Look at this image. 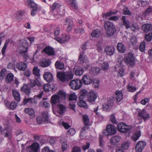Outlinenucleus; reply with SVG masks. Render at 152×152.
<instances>
[{"instance_id": "f257e3e1", "label": "nucleus", "mask_w": 152, "mask_h": 152, "mask_svg": "<svg viewBox=\"0 0 152 152\" xmlns=\"http://www.w3.org/2000/svg\"><path fill=\"white\" fill-rule=\"evenodd\" d=\"M66 98V93L62 91H60L58 95L54 94L51 97L50 101L52 106L61 102L63 100H64Z\"/></svg>"}, {"instance_id": "f03ea898", "label": "nucleus", "mask_w": 152, "mask_h": 152, "mask_svg": "<svg viewBox=\"0 0 152 152\" xmlns=\"http://www.w3.org/2000/svg\"><path fill=\"white\" fill-rule=\"evenodd\" d=\"M57 77L62 82H67L73 78V74L71 71L65 72H59L57 73Z\"/></svg>"}, {"instance_id": "7ed1b4c3", "label": "nucleus", "mask_w": 152, "mask_h": 152, "mask_svg": "<svg viewBox=\"0 0 152 152\" xmlns=\"http://www.w3.org/2000/svg\"><path fill=\"white\" fill-rule=\"evenodd\" d=\"M104 26L109 37L113 35L116 31L115 27L113 26V23L107 21L105 22L104 24Z\"/></svg>"}, {"instance_id": "20e7f679", "label": "nucleus", "mask_w": 152, "mask_h": 152, "mask_svg": "<svg viewBox=\"0 0 152 152\" xmlns=\"http://www.w3.org/2000/svg\"><path fill=\"white\" fill-rule=\"evenodd\" d=\"M28 47V42L25 39L20 40L19 46V49L20 50V53L23 55L24 57L26 56Z\"/></svg>"}, {"instance_id": "39448f33", "label": "nucleus", "mask_w": 152, "mask_h": 152, "mask_svg": "<svg viewBox=\"0 0 152 152\" xmlns=\"http://www.w3.org/2000/svg\"><path fill=\"white\" fill-rule=\"evenodd\" d=\"M116 127L114 125L109 124L107 126L106 129L103 130V134L106 136L114 134L116 132Z\"/></svg>"}, {"instance_id": "423d86ee", "label": "nucleus", "mask_w": 152, "mask_h": 152, "mask_svg": "<svg viewBox=\"0 0 152 152\" xmlns=\"http://www.w3.org/2000/svg\"><path fill=\"white\" fill-rule=\"evenodd\" d=\"M118 130L121 132L126 133L129 134L132 126L129 125H127L124 123H121L118 124L117 126Z\"/></svg>"}, {"instance_id": "0eeeda50", "label": "nucleus", "mask_w": 152, "mask_h": 152, "mask_svg": "<svg viewBox=\"0 0 152 152\" xmlns=\"http://www.w3.org/2000/svg\"><path fill=\"white\" fill-rule=\"evenodd\" d=\"M82 85V81L78 80H73L71 81L69 86L73 90H77L80 88Z\"/></svg>"}, {"instance_id": "6e6552de", "label": "nucleus", "mask_w": 152, "mask_h": 152, "mask_svg": "<svg viewBox=\"0 0 152 152\" xmlns=\"http://www.w3.org/2000/svg\"><path fill=\"white\" fill-rule=\"evenodd\" d=\"M125 63L129 64L130 66H133L134 65V58L133 54L131 53H129L124 58Z\"/></svg>"}, {"instance_id": "1a4fd4ad", "label": "nucleus", "mask_w": 152, "mask_h": 152, "mask_svg": "<svg viewBox=\"0 0 152 152\" xmlns=\"http://www.w3.org/2000/svg\"><path fill=\"white\" fill-rule=\"evenodd\" d=\"M37 122L39 124L42 121L44 122H49V121L48 117V113L47 111L43 112L42 113V118L37 117Z\"/></svg>"}, {"instance_id": "9d476101", "label": "nucleus", "mask_w": 152, "mask_h": 152, "mask_svg": "<svg viewBox=\"0 0 152 152\" xmlns=\"http://www.w3.org/2000/svg\"><path fill=\"white\" fill-rule=\"evenodd\" d=\"M28 4L32 8L31 12L32 16H34L38 10L37 6L32 0H28Z\"/></svg>"}, {"instance_id": "9b49d317", "label": "nucleus", "mask_w": 152, "mask_h": 152, "mask_svg": "<svg viewBox=\"0 0 152 152\" xmlns=\"http://www.w3.org/2000/svg\"><path fill=\"white\" fill-rule=\"evenodd\" d=\"M39 145L37 143H34L31 145L28 146L26 148L27 152H37Z\"/></svg>"}, {"instance_id": "f8f14e48", "label": "nucleus", "mask_w": 152, "mask_h": 152, "mask_svg": "<svg viewBox=\"0 0 152 152\" xmlns=\"http://www.w3.org/2000/svg\"><path fill=\"white\" fill-rule=\"evenodd\" d=\"M137 115L139 118H140L139 119L143 118L144 121H145L147 119L150 117L149 113L146 112L144 109H143L141 111L138 113Z\"/></svg>"}, {"instance_id": "ddd939ff", "label": "nucleus", "mask_w": 152, "mask_h": 152, "mask_svg": "<svg viewBox=\"0 0 152 152\" xmlns=\"http://www.w3.org/2000/svg\"><path fill=\"white\" fill-rule=\"evenodd\" d=\"M79 63L81 64H84L85 63L86 64V66L84 67L85 68H87L88 67V61L87 60V58L84 56L83 53H80L79 58Z\"/></svg>"}, {"instance_id": "4468645a", "label": "nucleus", "mask_w": 152, "mask_h": 152, "mask_svg": "<svg viewBox=\"0 0 152 152\" xmlns=\"http://www.w3.org/2000/svg\"><path fill=\"white\" fill-rule=\"evenodd\" d=\"M70 37L69 35H66V34H62L61 36V38L58 37H55V39L61 44L64 43L65 42L70 39Z\"/></svg>"}, {"instance_id": "2eb2a0df", "label": "nucleus", "mask_w": 152, "mask_h": 152, "mask_svg": "<svg viewBox=\"0 0 152 152\" xmlns=\"http://www.w3.org/2000/svg\"><path fill=\"white\" fill-rule=\"evenodd\" d=\"M114 98L113 97H110L108 99L107 103L103 104V109L104 110H107L113 105Z\"/></svg>"}, {"instance_id": "dca6fc26", "label": "nucleus", "mask_w": 152, "mask_h": 152, "mask_svg": "<svg viewBox=\"0 0 152 152\" xmlns=\"http://www.w3.org/2000/svg\"><path fill=\"white\" fill-rule=\"evenodd\" d=\"M121 139V137L118 135H115L111 137L110 139V142L113 145H116Z\"/></svg>"}, {"instance_id": "f3484780", "label": "nucleus", "mask_w": 152, "mask_h": 152, "mask_svg": "<svg viewBox=\"0 0 152 152\" xmlns=\"http://www.w3.org/2000/svg\"><path fill=\"white\" fill-rule=\"evenodd\" d=\"M146 145V143L144 141H140L138 142L136 145V150L138 152H141Z\"/></svg>"}, {"instance_id": "a211bd4d", "label": "nucleus", "mask_w": 152, "mask_h": 152, "mask_svg": "<svg viewBox=\"0 0 152 152\" xmlns=\"http://www.w3.org/2000/svg\"><path fill=\"white\" fill-rule=\"evenodd\" d=\"M97 98L96 93L94 92H90L87 95V100L90 102L92 103L94 102Z\"/></svg>"}, {"instance_id": "6ab92c4d", "label": "nucleus", "mask_w": 152, "mask_h": 152, "mask_svg": "<svg viewBox=\"0 0 152 152\" xmlns=\"http://www.w3.org/2000/svg\"><path fill=\"white\" fill-rule=\"evenodd\" d=\"M104 51L110 56L113 55L115 52V48L113 46H107L105 47Z\"/></svg>"}, {"instance_id": "aec40b11", "label": "nucleus", "mask_w": 152, "mask_h": 152, "mask_svg": "<svg viewBox=\"0 0 152 152\" xmlns=\"http://www.w3.org/2000/svg\"><path fill=\"white\" fill-rule=\"evenodd\" d=\"M65 25L68 26L66 30L67 31L69 32L71 30L73 25V22L72 20L70 18L66 19L65 20Z\"/></svg>"}, {"instance_id": "412c9836", "label": "nucleus", "mask_w": 152, "mask_h": 152, "mask_svg": "<svg viewBox=\"0 0 152 152\" xmlns=\"http://www.w3.org/2000/svg\"><path fill=\"white\" fill-rule=\"evenodd\" d=\"M44 79L48 83H51L53 80V77L52 74L49 72H46L44 75Z\"/></svg>"}, {"instance_id": "4be33fe9", "label": "nucleus", "mask_w": 152, "mask_h": 152, "mask_svg": "<svg viewBox=\"0 0 152 152\" xmlns=\"http://www.w3.org/2000/svg\"><path fill=\"white\" fill-rule=\"evenodd\" d=\"M44 52L49 56L54 55L55 54V51L53 49L50 47H47L43 50Z\"/></svg>"}, {"instance_id": "5701e85b", "label": "nucleus", "mask_w": 152, "mask_h": 152, "mask_svg": "<svg viewBox=\"0 0 152 152\" xmlns=\"http://www.w3.org/2000/svg\"><path fill=\"white\" fill-rule=\"evenodd\" d=\"M23 102V104H26L28 103H30L32 104H36L37 103V101L35 98H24Z\"/></svg>"}, {"instance_id": "b1692460", "label": "nucleus", "mask_w": 152, "mask_h": 152, "mask_svg": "<svg viewBox=\"0 0 152 152\" xmlns=\"http://www.w3.org/2000/svg\"><path fill=\"white\" fill-rule=\"evenodd\" d=\"M50 64V61L46 58H43L40 60L39 65L42 67L49 66Z\"/></svg>"}, {"instance_id": "393cba45", "label": "nucleus", "mask_w": 152, "mask_h": 152, "mask_svg": "<svg viewBox=\"0 0 152 152\" xmlns=\"http://www.w3.org/2000/svg\"><path fill=\"white\" fill-rule=\"evenodd\" d=\"M20 90L26 95H29L31 93L30 88L26 84H24L20 88Z\"/></svg>"}, {"instance_id": "a878e982", "label": "nucleus", "mask_w": 152, "mask_h": 152, "mask_svg": "<svg viewBox=\"0 0 152 152\" xmlns=\"http://www.w3.org/2000/svg\"><path fill=\"white\" fill-rule=\"evenodd\" d=\"M17 68L21 71H24L27 67V65L24 62H21L17 63L16 64Z\"/></svg>"}, {"instance_id": "bb28decb", "label": "nucleus", "mask_w": 152, "mask_h": 152, "mask_svg": "<svg viewBox=\"0 0 152 152\" xmlns=\"http://www.w3.org/2000/svg\"><path fill=\"white\" fill-rule=\"evenodd\" d=\"M82 80L83 83L85 85L89 84L92 82V80L90 77L88 75L84 76L83 77Z\"/></svg>"}, {"instance_id": "cd10ccee", "label": "nucleus", "mask_w": 152, "mask_h": 152, "mask_svg": "<svg viewBox=\"0 0 152 152\" xmlns=\"http://www.w3.org/2000/svg\"><path fill=\"white\" fill-rule=\"evenodd\" d=\"M142 28L145 32H148L152 30V25L150 23L145 24L142 26Z\"/></svg>"}, {"instance_id": "c85d7f7f", "label": "nucleus", "mask_w": 152, "mask_h": 152, "mask_svg": "<svg viewBox=\"0 0 152 152\" xmlns=\"http://www.w3.org/2000/svg\"><path fill=\"white\" fill-rule=\"evenodd\" d=\"M75 74V75L78 76H80L83 75L84 71L83 69L81 67L75 66L74 68Z\"/></svg>"}, {"instance_id": "c756f323", "label": "nucleus", "mask_w": 152, "mask_h": 152, "mask_svg": "<svg viewBox=\"0 0 152 152\" xmlns=\"http://www.w3.org/2000/svg\"><path fill=\"white\" fill-rule=\"evenodd\" d=\"M117 48L118 51L121 53H124L126 50V47L121 43H119L118 44Z\"/></svg>"}, {"instance_id": "7c9ffc66", "label": "nucleus", "mask_w": 152, "mask_h": 152, "mask_svg": "<svg viewBox=\"0 0 152 152\" xmlns=\"http://www.w3.org/2000/svg\"><path fill=\"white\" fill-rule=\"evenodd\" d=\"M30 86L31 87H34L36 85L39 87L41 86V84L39 82L37 79L34 80H31L29 83Z\"/></svg>"}, {"instance_id": "2f4dec72", "label": "nucleus", "mask_w": 152, "mask_h": 152, "mask_svg": "<svg viewBox=\"0 0 152 152\" xmlns=\"http://www.w3.org/2000/svg\"><path fill=\"white\" fill-rule=\"evenodd\" d=\"M12 93L15 99L18 102H19L20 100V95L19 92L15 90H13Z\"/></svg>"}, {"instance_id": "473e14b6", "label": "nucleus", "mask_w": 152, "mask_h": 152, "mask_svg": "<svg viewBox=\"0 0 152 152\" xmlns=\"http://www.w3.org/2000/svg\"><path fill=\"white\" fill-rule=\"evenodd\" d=\"M116 98L118 102H120L123 98V94L121 91H117L115 92Z\"/></svg>"}, {"instance_id": "72a5a7b5", "label": "nucleus", "mask_w": 152, "mask_h": 152, "mask_svg": "<svg viewBox=\"0 0 152 152\" xmlns=\"http://www.w3.org/2000/svg\"><path fill=\"white\" fill-rule=\"evenodd\" d=\"M121 19L123 22V24L125 26L126 29L130 28V22L126 19V17L125 16H123Z\"/></svg>"}, {"instance_id": "f704fd0d", "label": "nucleus", "mask_w": 152, "mask_h": 152, "mask_svg": "<svg viewBox=\"0 0 152 152\" xmlns=\"http://www.w3.org/2000/svg\"><path fill=\"white\" fill-rule=\"evenodd\" d=\"M55 66L56 68L59 69H62L64 68V64L63 62L58 61L56 62Z\"/></svg>"}, {"instance_id": "c9c22d12", "label": "nucleus", "mask_w": 152, "mask_h": 152, "mask_svg": "<svg viewBox=\"0 0 152 152\" xmlns=\"http://www.w3.org/2000/svg\"><path fill=\"white\" fill-rule=\"evenodd\" d=\"M14 75L11 73L8 74L5 78V80L7 83H10L13 80Z\"/></svg>"}, {"instance_id": "e433bc0d", "label": "nucleus", "mask_w": 152, "mask_h": 152, "mask_svg": "<svg viewBox=\"0 0 152 152\" xmlns=\"http://www.w3.org/2000/svg\"><path fill=\"white\" fill-rule=\"evenodd\" d=\"M100 34L101 31L98 29L94 30L91 33V35L93 37H98Z\"/></svg>"}, {"instance_id": "4c0bfd02", "label": "nucleus", "mask_w": 152, "mask_h": 152, "mask_svg": "<svg viewBox=\"0 0 152 152\" xmlns=\"http://www.w3.org/2000/svg\"><path fill=\"white\" fill-rule=\"evenodd\" d=\"M60 6V5L58 3H54L52 5L50 8L53 11L55 10H57V11H59L60 10L59 8Z\"/></svg>"}, {"instance_id": "58836bf2", "label": "nucleus", "mask_w": 152, "mask_h": 152, "mask_svg": "<svg viewBox=\"0 0 152 152\" xmlns=\"http://www.w3.org/2000/svg\"><path fill=\"white\" fill-rule=\"evenodd\" d=\"M140 136V131H137L134 133L132 136V140L134 141H137Z\"/></svg>"}, {"instance_id": "ea45409f", "label": "nucleus", "mask_w": 152, "mask_h": 152, "mask_svg": "<svg viewBox=\"0 0 152 152\" xmlns=\"http://www.w3.org/2000/svg\"><path fill=\"white\" fill-rule=\"evenodd\" d=\"M57 107L59 109V113L61 115L63 114L65 112L66 107L63 105L58 104Z\"/></svg>"}, {"instance_id": "a19ab883", "label": "nucleus", "mask_w": 152, "mask_h": 152, "mask_svg": "<svg viewBox=\"0 0 152 152\" xmlns=\"http://www.w3.org/2000/svg\"><path fill=\"white\" fill-rule=\"evenodd\" d=\"M23 132L22 131L20 130H18L15 132V134L16 136L18 137L19 136V137H18V141H20L23 138Z\"/></svg>"}, {"instance_id": "79ce46f5", "label": "nucleus", "mask_w": 152, "mask_h": 152, "mask_svg": "<svg viewBox=\"0 0 152 152\" xmlns=\"http://www.w3.org/2000/svg\"><path fill=\"white\" fill-rule=\"evenodd\" d=\"M80 101L78 102L77 104L80 107H83L85 109L88 108L86 102L82 99H80Z\"/></svg>"}, {"instance_id": "37998d69", "label": "nucleus", "mask_w": 152, "mask_h": 152, "mask_svg": "<svg viewBox=\"0 0 152 152\" xmlns=\"http://www.w3.org/2000/svg\"><path fill=\"white\" fill-rule=\"evenodd\" d=\"M24 112L30 115L33 116L34 115V111L33 109L30 108H26L24 109Z\"/></svg>"}, {"instance_id": "c03bdc74", "label": "nucleus", "mask_w": 152, "mask_h": 152, "mask_svg": "<svg viewBox=\"0 0 152 152\" xmlns=\"http://www.w3.org/2000/svg\"><path fill=\"white\" fill-rule=\"evenodd\" d=\"M71 6L74 9H77L78 8V6L75 0H69Z\"/></svg>"}, {"instance_id": "a18cd8bd", "label": "nucleus", "mask_w": 152, "mask_h": 152, "mask_svg": "<svg viewBox=\"0 0 152 152\" xmlns=\"http://www.w3.org/2000/svg\"><path fill=\"white\" fill-rule=\"evenodd\" d=\"M84 124L86 126L89 125V119L88 116L86 115H84L83 116Z\"/></svg>"}, {"instance_id": "49530a36", "label": "nucleus", "mask_w": 152, "mask_h": 152, "mask_svg": "<svg viewBox=\"0 0 152 152\" xmlns=\"http://www.w3.org/2000/svg\"><path fill=\"white\" fill-rule=\"evenodd\" d=\"M91 71L94 75H97L99 73L100 69L99 67H94L91 68Z\"/></svg>"}, {"instance_id": "de8ad7c7", "label": "nucleus", "mask_w": 152, "mask_h": 152, "mask_svg": "<svg viewBox=\"0 0 152 152\" xmlns=\"http://www.w3.org/2000/svg\"><path fill=\"white\" fill-rule=\"evenodd\" d=\"M87 93V91L86 90H82L81 91L80 95L79 97V99H84L85 96L86 95Z\"/></svg>"}, {"instance_id": "09e8293b", "label": "nucleus", "mask_w": 152, "mask_h": 152, "mask_svg": "<svg viewBox=\"0 0 152 152\" xmlns=\"http://www.w3.org/2000/svg\"><path fill=\"white\" fill-rule=\"evenodd\" d=\"M129 144L128 141L124 142L121 145V148L123 149H127L129 148Z\"/></svg>"}, {"instance_id": "8fccbe9b", "label": "nucleus", "mask_w": 152, "mask_h": 152, "mask_svg": "<svg viewBox=\"0 0 152 152\" xmlns=\"http://www.w3.org/2000/svg\"><path fill=\"white\" fill-rule=\"evenodd\" d=\"M10 41V40L9 39L7 40L6 41L4 44V46L2 48V49L1 50V53H2V54L3 56H4L5 54V50L6 49L7 45L9 43Z\"/></svg>"}, {"instance_id": "3c124183", "label": "nucleus", "mask_w": 152, "mask_h": 152, "mask_svg": "<svg viewBox=\"0 0 152 152\" xmlns=\"http://www.w3.org/2000/svg\"><path fill=\"white\" fill-rule=\"evenodd\" d=\"M77 99V97L75 93H73L70 94L69 97V100L70 101H75L76 102V100Z\"/></svg>"}, {"instance_id": "603ef678", "label": "nucleus", "mask_w": 152, "mask_h": 152, "mask_svg": "<svg viewBox=\"0 0 152 152\" xmlns=\"http://www.w3.org/2000/svg\"><path fill=\"white\" fill-rule=\"evenodd\" d=\"M145 39L146 41L149 42L151 41L152 38V32L148 33L145 35Z\"/></svg>"}, {"instance_id": "864d4df0", "label": "nucleus", "mask_w": 152, "mask_h": 152, "mask_svg": "<svg viewBox=\"0 0 152 152\" xmlns=\"http://www.w3.org/2000/svg\"><path fill=\"white\" fill-rule=\"evenodd\" d=\"M123 14L125 15H132L131 12L129 10L128 8L127 7H125L124 8L123 10Z\"/></svg>"}, {"instance_id": "5fc2aeb1", "label": "nucleus", "mask_w": 152, "mask_h": 152, "mask_svg": "<svg viewBox=\"0 0 152 152\" xmlns=\"http://www.w3.org/2000/svg\"><path fill=\"white\" fill-rule=\"evenodd\" d=\"M130 41L133 45H135L137 43V38L135 37L132 36L130 39Z\"/></svg>"}, {"instance_id": "6e6d98bb", "label": "nucleus", "mask_w": 152, "mask_h": 152, "mask_svg": "<svg viewBox=\"0 0 152 152\" xmlns=\"http://www.w3.org/2000/svg\"><path fill=\"white\" fill-rule=\"evenodd\" d=\"M39 70L37 67H34L33 69V73L34 75L39 77L40 76Z\"/></svg>"}, {"instance_id": "4d7b16f0", "label": "nucleus", "mask_w": 152, "mask_h": 152, "mask_svg": "<svg viewBox=\"0 0 152 152\" xmlns=\"http://www.w3.org/2000/svg\"><path fill=\"white\" fill-rule=\"evenodd\" d=\"M109 64L106 62H104L102 64V68L104 70H107Z\"/></svg>"}, {"instance_id": "13d9d810", "label": "nucleus", "mask_w": 152, "mask_h": 152, "mask_svg": "<svg viewBox=\"0 0 152 152\" xmlns=\"http://www.w3.org/2000/svg\"><path fill=\"white\" fill-rule=\"evenodd\" d=\"M145 45L144 42H142L141 43L139 49L141 52H143L145 50Z\"/></svg>"}, {"instance_id": "bf43d9fd", "label": "nucleus", "mask_w": 152, "mask_h": 152, "mask_svg": "<svg viewBox=\"0 0 152 152\" xmlns=\"http://www.w3.org/2000/svg\"><path fill=\"white\" fill-rule=\"evenodd\" d=\"M127 87L129 91L131 92H134L137 89L135 87H133L132 86H129L128 85L127 86Z\"/></svg>"}, {"instance_id": "052dcab7", "label": "nucleus", "mask_w": 152, "mask_h": 152, "mask_svg": "<svg viewBox=\"0 0 152 152\" xmlns=\"http://www.w3.org/2000/svg\"><path fill=\"white\" fill-rule=\"evenodd\" d=\"M74 31L75 32L76 34H83L85 33L84 30L83 28L76 29Z\"/></svg>"}, {"instance_id": "680f3d73", "label": "nucleus", "mask_w": 152, "mask_h": 152, "mask_svg": "<svg viewBox=\"0 0 152 152\" xmlns=\"http://www.w3.org/2000/svg\"><path fill=\"white\" fill-rule=\"evenodd\" d=\"M76 102H73V101H70L69 102V107L72 110L75 111V103Z\"/></svg>"}, {"instance_id": "e2e57ef3", "label": "nucleus", "mask_w": 152, "mask_h": 152, "mask_svg": "<svg viewBox=\"0 0 152 152\" xmlns=\"http://www.w3.org/2000/svg\"><path fill=\"white\" fill-rule=\"evenodd\" d=\"M99 86V81L97 80H95L93 83V86L95 88H98Z\"/></svg>"}, {"instance_id": "0e129e2a", "label": "nucleus", "mask_w": 152, "mask_h": 152, "mask_svg": "<svg viewBox=\"0 0 152 152\" xmlns=\"http://www.w3.org/2000/svg\"><path fill=\"white\" fill-rule=\"evenodd\" d=\"M42 152H55L54 151L50 150L48 146L44 147L42 151Z\"/></svg>"}, {"instance_id": "69168bd1", "label": "nucleus", "mask_w": 152, "mask_h": 152, "mask_svg": "<svg viewBox=\"0 0 152 152\" xmlns=\"http://www.w3.org/2000/svg\"><path fill=\"white\" fill-rule=\"evenodd\" d=\"M72 152H81L80 148L77 146L73 147Z\"/></svg>"}, {"instance_id": "338daca9", "label": "nucleus", "mask_w": 152, "mask_h": 152, "mask_svg": "<svg viewBox=\"0 0 152 152\" xmlns=\"http://www.w3.org/2000/svg\"><path fill=\"white\" fill-rule=\"evenodd\" d=\"M110 121L113 123L115 124L117 123V121L113 114H112L110 116Z\"/></svg>"}, {"instance_id": "774afa93", "label": "nucleus", "mask_w": 152, "mask_h": 152, "mask_svg": "<svg viewBox=\"0 0 152 152\" xmlns=\"http://www.w3.org/2000/svg\"><path fill=\"white\" fill-rule=\"evenodd\" d=\"M50 86L48 84H45L44 86V91L45 92H49L50 90Z\"/></svg>"}]
</instances>
